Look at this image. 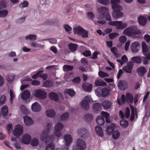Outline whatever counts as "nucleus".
Listing matches in <instances>:
<instances>
[{"label": "nucleus", "mask_w": 150, "mask_h": 150, "mask_svg": "<svg viewBox=\"0 0 150 150\" xmlns=\"http://www.w3.org/2000/svg\"><path fill=\"white\" fill-rule=\"evenodd\" d=\"M39 144V141L38 138H34L31 141V144L33 146H37Z\"/></svg>", "instance_id": "obj_51"}, {"label": "nucleus", "mask_w": 150, "mask_h": 150, "mask_svg": "<svg viewBox=\"0 0 150 150\" xmlns=\"http://www.w3.org/2000/svg\"><path fill=\"white\" fill-rule=\"evenodd\" d=\"M138 21L139 24L142 26L144 25L147 21V18L144 16H140L138 17Z\"/></svg>", "instance_id": "obj_20"}, {"label": "nucleus", "mask_w": 150, "mask_h": 150, "mask_svg": "<svg viewBox=\"0 0 150 150\" xmlns=\"http://www.w3.org/2000/svg\"><path fill=\"white\" fill-rule=\"evenodd\" d=\"M105 16L106 20L110 21L108 23L110 25L114 26L117 29L122 30L125 28L127 27L128 24L127 23L122 21H111V17L109 15V11L107 14H105Z\"/></svg>", "instance_id": "obj_3"}, {"label": "nucleus", "mask_w": 150, "mask_h": 150, "mask_svg": "<svg viewBox=\"0 0 150 150\" xmlns=\"http://www.w3.org/2000/svg\"><path fill=\"white\" fill-rule=\"evenodd\" d=\"M31 109L32 111L35 112H38L41 111V106L38 103L35 102L31 105Z\"/></svg>", "instance_id": "obj_15"}, {"label": "nucleus", "mask_w": 150, "mask_h": 150, "mask_svg": "<svg viewBox=\"0 0 150 150\" xmlns=\"http://www.w3.org/2000/svg\"><path fill=\"white\" fill-rule=\"evenodd\" d=\"M50 134V132L46 131V130H43L40 134V139L46 143L53 142L55 137L53 135H49Z\"/></svg>", "instance_id": "obj_5"}, {"label": "nucleus", "mask_w": 150, "mask_h": 150, "mask_svg": "<svg viewBox=\"0 0 150 150\" xmlns=\"http://www.w3.org/2000/svg\"><path fill=\"white\" fill-rule=\"evenodd\" d=\"M130 110L128 108H126L125 112V114L122 111H120L119 113V116L121 118H123L124 117L128 118L129 116Z\"/></svg>", "instance_id": "obj_21"}, {"label": "nucleus", "mask_w": 150, "mask_h": 150, "mask_svg": "<svg viewBox=\"0 0 150 150\" xmlns=\"http://www.w3.org/2000/svg\"><path fill=\"white\" fill-rule=\"evenodd\" d=\"M96 121L97 124L100 125H103L105 123V120L103 117L99 116L96 118Z\"/></svg>", "instance_id": "obj_34"}, {"label": "nucleus", "mask_w": 150, "mask_h": 150, "mask_svg": "<svg viewBox=\"0 0 150 150\" xmlns=\"http://www.w3.org/2000/svg\"><path fill=\"white\" fill-rule=\"evenodd\" d=\"M98 12L100 15L97 16L98 20H102L105 17V14L108 13L109 10L108 8L105 6H101L98 8L97 9Z\"/></svg>", "instance_id": "obj_9"}, {"label": "nucleus", "mask_w": 150, "mask_h": 150, "mask_svg": "<svg viewBox=\"0 0 150 150\" xmlns=\"http://www.w3.org/2000/svg\"><path fill=\"white\" fill-rule=\"evenodd\" d=\"M53 85L52 82L51 81L47 80L44 82L43 84V86L45 87H50Z\"/></svg>", "instance_id": "obj_45"}, {"label": "nucleus", "mask_w": 150, "mask_h": 150, "mask_svg": "<svg viewBox=\"0 0 150 150\" xmlns=\"http://www.w3.org/2000/svg\"><path fill=\"white\" fill-rule=\"evenodd\" d=\"M95 92L97 96L103 97H108L110 93V90L106 87L104 88L101 89L100 88L98 87L95 90Z\"/></svg>", "instance_id": "obj_6"}, {"label": "nucleus", "mask_w": 150, "mask_h": 150, "mask_svg": "<svg viewBox=\"0 0 150 150\" xmlns=\"http://www.w3.org/2000/svg\"><path fill=\"white\" fill-rule=\"evenodd\" d=\"M31 140V136L28 134H25L22 137L21 142L23 144H28L30 143Z\"/></svg>", "instance_id": "obj_16"}, {"label": "nucleus", "mask_w": 150, "mask_h": 150, "mask_svg": "<svg viewBox=\"0 0 150 150\" xmlns=\"http://www.w3.org/2000/svg\"><path fill=\"white\" fill-rule=\"evenodd\" d=\"M117 85L119 88L122 90L125 89L127 87V83L124 81H120Z\"/></svg>", "instance_id": "obj_28"}, {"label": "nucleus", "mask_w": 150, "mask_h": 150, "mask_svg": "<svg viewBox=\"0 0 150 150\" xmlns=\"http://www.w3.org/2000/svg\"><path fill=\"white\" fill-rule=\"evenodd\" d=\"M95 130L96 133L100 137L103 136V131L102 127L97 126L95 127Z\"/></svg>", "instance_id": "obj_33"}, {"label": "nucleus", "mask_w": 150, "mask_h": 150, "mask_svg": "<svg viewBox=\"0 0 150 150\" xmlns=\"http://www.w3.org/2000/svg\"><path fill=\"white\" fill-rule=\"evenodd\" d=\"M23 127L20 125L15 126L13 131V133L14 136L16 137L20 136L23 133Z\"/></svg>", "instance_id": "obj_11"}, {"label": "nucleus", "mask_w": 150, "mask_h": 150, "mask_svg": "<svg viewBox=\"0 0 150 150\" xmlns=\"http://www.w3.org/2000/svg\"><path fill=\"white\" fill-rule=\"evenodd\" d=\"M28 2L27 1H25L20 4L19 7L21 8H23L28 7Z\"/></svg>", "instance_id": "obj_61"}, {"label": "nucleus", "mask_w": 150, "mask_h": 150, "mask_svg": "<svg viewBox=\"0 0 150 150\" xmlns=\"http://www.w3.org/2000/svg\"><path fill=\"white\" fill-rule=\"evenodd\" d=\"M83 89L86 91H91L93 87V85L88 83H85L82 85Z\"/></svg>", "instance_id": "obj_23"}, {"label": "nucleus", "mask_w": 150, "mask_h": 150, "mask_svg": "<svg viewBox=\"0 0 150 150\" xmlns=\"http://www.w3.org/2000/svg\"><path fill=\"white\" fill-rule=\"evenodd\" d=\"M8 108L6 106H4L1 109V114L3 116H5L8 113Z\"/></svg>", "instance_id": "obj_36"}, {"label": "nucleus", "mask_w": 150, "mask_h": 150, "mask_svg": "<svg viewBox=\"0 0 150 150\" xmlns=\"http://www.w3.org/2000/svg\"><path fill=\"white\" fill-rule=\"evenodd\" d=\"M86 144L85 141L81 138L76 140V144L73 147V150H84L86 149Z\"/></svg>", "instance_id": "obj_7"}, {"label": "nucleus", "mask_w": 150, "mask_h": 150, "mask_svg": "<svg viewBox=\"0 0 150 150\" xmlns=\"http://www.w3.org/2000/svg\"><path fill=\"white\" fill-rule=\"evenodd\" d=\"M46 114L47 116L52 118L55 116L56 112L53 109H48L46 110Z\"/></svg>", "instance_id": "obj_26"}, {"label": "nucleus", "mask_w": 150, "mask_h": 150, "mask_svg": "<svg viewBox=\"0 0 150 150\" xmlns=\"http://www.w3.org/2000/svg\"><path fill=\"white\" fill-rule=\"evenodd\" d=\"M112 103L107 100L103 101L102 103V106L105 109H108L110 108L112 105Z\"/></svg>", "instance_id": "obj_25"}, {"label": "nucleus", "mask_w": 150, "mask_h": 150, "mask_svg": "<svg viewBox=\"0 0 150 150\" xmlns=\"http://www.w3.org/2000/svg\"><path fill=\"white\" fill-rule=\"evenodd\" d=\"M96 86H105L107 85L106 83L104 81L100 80H97L95 82Z\"/></svg>", "instance_id": "obj_42"}, {"label": "nucleus", "mask_w": 150, "mask_h": 150, "mask_svg": "<svg viewBox=\"0 0 150 150\" xmlns=\"http://www.w3.org/2000/svg\"><path fill=\"white\" fill-rule=\"evenodd\" d=\"M98 76L101 78H105L109 76L108 74L101 71H100L98 72Z\"/></svg>", "instance_id": "obj_53"}, {"label": "nucleus", "mask_w": 150, "mask_h": 150, "mask_svg": "<svg viewBox=\"0 0 150 150\" xmlns=\"http://www.w3.org/2000/svg\"><path fill=\"white\" fill-rule=\"evenodd\" d=\"M83 28L80 26L75 27L73 28L74 34L79 36L82 31Z\"/></svg>", "instance_id": "obj_27"}, {"label": "nucleus", "mask_w": 150, "mask_h": 150, "mask_svg": "<svg viewBox=\"0 0 150 150\" xmlns=\"http://www.w3.org/2000/svg\"><path fill=\"white\" fill-rule=\"evenodd\" d=\"M130 108L131 109L132 114L130 117V119L131 121H133L134 119V116L135 113H136V109L132 106H130Z\"/></svg>", "instance_id": "obj_40"}, {"label": "nucleus", "mask_w": 150, "mask_h": 150, "mask_svg": "<svg viewBox=\"0 0 150 150\" xmlns=\"http://www.w3.org/2000/svg\"><path fill=\"white\" fill-rule=\"evenodd\" d=\"M62 135V132L60 130H55V132L54 133V135L57 137L58 138L60 137Z\"/></svg>", "instance_id": "obj_64"}, {"label": "nucleus", "mask_w": 150, "mask_h": 150, "mask_svg": "<svg viewBox=\"0 0 150 150\" xmlns=\"http://www.w3.org/2000/svg\"><path fill=\"white\" fill-rule=\"evenodd\" d=\"M83 100L88 102L89 104L90 103H92L93 102V99L91 96L89 95L85 96L84 97V99Z\"/></svg>", "instance_id": "obj_56"}, {"label": "nucleus", "mask_w": 150, "mask_h": 150, "mask_svg": "<svg viewBox=\"0 0 150 150\" xmlns=\"http://www.w3.org/2000/svg\"><path fill=\"white\" fill-rule=\"evenodd\" d=\"M64 141L65 144L67 146H69L72 142V138L71 135L69 134H66L64 136Z\"/></svg>", "instance_id": "obj_14"}, {"label": "nucleus", "mask_w": 150, "mask_h": 150, "mask_svg": "<svg viewBox=\"0 0 150 150\" xmlns=\"http://www.w3.org/2000/svg\"><path fill=\"white\" fill-rule=\"evenodd\" d=\"M64 127V125L61 122L57 123L54 127V130H60L62 129Z\"/></svg>", "instance_id": "obj_38"}, {"label": "nucleus", "mask_w": 150, "mask_h": 150, "mask_svg": "<svg viewBox=\"0 0 150 150\" xmlns=\"http://www.w3.org/2000/svg\"><path fill=\"white\" fill-rule=\"evenodd\" d=\"M21 94L22 99L24 100H25L29 98L30 95V92L28 90L23 91L21 93Z\"/></svg>", "instance_id": "obj_18"}, {"label": "nucleus", "mask_w": 150, "mask_h": 150, "mask_svg": "<svg viewBox=\"0 0 150 150\" xmlns=\"http://www.w3.org/2000/svg\"><path fill=\"white\" fill-rule=\"evenodd\" d=\"M76 132L79 136L83 139L87 138L89 136V133L88 130L84 127L78 129Z\"/></svg>", "instance_id": "obj_10"}, {"label": "nucleus", "mask_w": 150, "mask_h": 150, "mask_svg": "<svg viewBox=\"0 0 150 150\" xmlns=\"http://www.w3.org/2000/svg\"><path fill=\"white\" fill-rule=\"evenodd\" d=\"M81 108L85 110H88L90 108L89 104L84 100H82L80 103Z\"/></svg>", "instance_id": "obj_22"}, {"label": "nucleus", "mask_w": 150, "mask_h": 150, "mask_svg": "<svg viewBox=\"0 0 150 150\" xmlns=\"http://www.w3.org/2000/svg\"><path fill=\"white\" fill-rule=\"evenodd\" d=\"M25 40L35 41L37 39V36L35 34H29L25 37Z\"/></svg>", "instance_id": "obj_32"}, {"label": "nucleus", "mask_w": 150, "mask_h": 150, "mask_svg": "<svg viewBox=\"0 0 150 150\" xmlns=\"http://www.w3.org/2000/svg\"><path fill=\"white\" fill-rule=\"evenodd\" d=\"M97 1L98 3L104 5H108L110 3L109 0H97Z\"/></svg>", "instance_id": "obj_62"}, {"label": "nucleus", "mask_w": 150, "mask_h": 150, "mask_svg": "<svg viewBox=\"0 0 150 150\" xmlns=\"http://www.w3.org/2000/svg\"><path fill=\"white\" fill-rule=\"evenodd\" d=\"M120 124L122 127L124 128L126 127L128 125V121L124 119H122L120 121Z\"/></svg>", "instance_id": "obj_52"}, {"label": "nucleus", "mask_w": 150, "mask_h": 150, "mask_svg": "<svg viewBox=\"0 0 150 150\" xmlns=\"http://www.w3.org/2000/svg\"><path fill=\"white\" fill-rule=\"evenodd\" d=\"M10 94V102L11 103H13L14 98L15 97V95L14 91L11 89H10L9 91Z\"/></svg>", "instance_id": "obj_46"}, {"label": "nucleus", "mask_w": 150, "mask_h": 150, "mask_svg": "<svg viewBox=\"0 0 150 150\" xmlns=\"http://www.w3.org/2000/svg\"><path fill=\"white\" fill-rule=\"evenodd\" d=\"M24 121L25 125L28 126H30L33 123V121L32 118L28 116L24 117Z\"/></svg>", "instance_id": "obj_24"}, {"label": "nucleus", "mask_w": 150, "mask_h": 150, "mask_svg": "<svg viewBox=\"0 0 150 150\" xmlns=\"http://www.w3.org/2000/svg\"><path fill=\"white\" fill-rule=\"evenodd\" d=\"M8 12L7 10H3L0 11V17H4L8 14Z\"/></svg>", "instance_id": "obj_55"}, {"label": "nucleus", "mask_w": 150, "mask_h": 150, "mask_svg": "<svg viewBox=\"0 0 150 150\" xmlns=\"http://www.w3.org/2000/svg\"><path fill=\"white\" fill-rule=\"evenodd\" d=\"M119 34L117 33H112L109 35V37L111 39H113L118 36Z\"/></svg>", "instance_id": "obj_60"}, {"label": "nucleus", "mask_w": 150, "mask_h": 150, "mask_svg": "<svg viewBox=\"0 0 150 150\" xmlns=\"http://www.w3.org/2000/svg\"><path fill=\"white\" fill-rule=\"evenodd\" d=\"M111 50L116 57H118L120 56V55L118 53L117 49L116 47H112L111 48Z\"/></svg>", "instance_id": "obj_49"}, {"label": "nucleus", "mask_w": 150, "mask_h": 150, "mask_svg": "<svg viewBox=\"0 0 150 150\" xmlns=\"http://www.w3.org/2000/svg\"><path fill=\"white\" fill-rule=\"evenodd\" d=\"M14 75L12 74H8L6 77V80L8 82L12 81L14 79Z\"/></svg>", "instance_id": "obj_48"}, {"label": "nucleus", "mask_w": 150, "mask_h": 150, "mask_svg": "<svg viewBox=\"0 0 150 150\" xmlns=\"http://www.w3.org/2000/svg\"><path fill=\"white\" fill-rule=\"evenodd\" d=\"M33 96L40 99H43L47 96V93L42 89H37L34 90L32 93Z\"/></svg>", "instance_id": "obj_8"}, {"label": "nucleus", "mask_w": 150, "mask_h": 150, "mask_svg": "<svg viewBox=\"0 0 150 150\" xmlns=\"http://www.w3.org/2000/svg\"><path fill=\"white\" fill-rule=\"evenodd\" d=\"M121 98L123 103L125 101L129 103H131L133 102V98L132 94L130 93H127L126 94V98L124 94H122Z\"/></svg>", "instance_id": "obj_12"}, {"label": "nucleus", "mask_w": 150, "mask_h": 150, "mask_svg": "<svg viewBox=\"0 0 150 150\" xmlns=\"http://www.w3.org/2000/svg\"><path fill=\"white\" fill-rule=\"evenodd\" d=\"M30 45L32 47L38 49L42 48L44 47V45H42L36 42H32L30 43Z\"/></svg>", "instance_id": "obj_30"}, {"label": "nucleus", "mask_w": 150, "mask_h": 150, "mask_svg": "<svg viewBox=\"0 0 150 150\" xmlns=\"http://www.w3.org/2000/svg\"><path fill=\"white\" fill-rule=\"evenodd\" d=\"M134 65L133 63L132 62H129L127 63V66L123 68V69L126 72L130 73L132 72V69Z\"/></svg>", "instance_id": "obj_17"}, {"label": "nucleus", "mask_w": 150, "mask_h": 150, "mask_svg": "<svg viewBox=\"0 0 150 150\" xmlns=\"http://www.w3.org/2000/svg\"><path fill=\"white\" fill-rule=\"evenodd\" d=\"M141 31L137 27L132 26L126 28L123 31V34L132 36L140 34Z\"/></svg>", "instance_id": "obj_4"}, {"label": "nucleus", "mask_w": 150, "mask_h": 150, "mask_svg": "<svg viewBox=\"0 0 150 150\" xmlns=\"http://www.w3.org/2000/svg\"><path fill=\"white\" fill-rule=\"evenodd\" d=\"M64 27L65 30L67 33H71V31L72 29L70 26L66 24L64 25Z\"/></svg>", "instance_id": "obj_63"}, {"label": "nucleus", "mask_w": 150, "mask_h": 150, "mask_svg": "<svg viewBox=\"0 0 150 150\" xmlns=\"http://www.w3.org/2000/svg\"><path fill=\"white\" fill-rule=\"evenodd\" d=\"M20 109L21 111L24 114H26L28 112V108L24 105H21L20 106Z\"/></svg>", "instance_id": "obj_59"}, {"label": "nucleus", "mask_w": 150, "mask_h": 150, "mask_svg": "<svg viewBox=\"0 0 150 150\" xmlns=\"http://www.w3.org/2000/svg\"><path fill=\"white\" fill-rule=\"evenodd\" d=\"M55 145L54 143H51L48 144L45 148V150H54Z\"/></svg>", "instance_id": "obj_43"}, {"label": "nucleus", "mask_w": 150, "mask_h": 150, "mask_svg": "<svg viewBox=\"0 0 150 150\" xmlns=\"http://www.w3.org/2000/svg\"><path fill=\"white\" fill-rule=\"evenodd\" d=\"M146 72V70L145 67H139L137 70V73L139 75L143 76Z\"/></svg>", "instance_id": "obj_31"}, {"label": "nucleus", "mask_w": 150, "mask_h": 150, "mask_svg": "<svg viewBox=\"0 0 150 150\" xmlns=\"http://www.w3.org/2000/svg\"><path fill=\"white\" fill-rule=\"evenodd\" d=\"M63 69L64 71H69L73 69V67L72 66L65 65L64 66Z\"/></svg>", "instance_id": "obj_54"}, {"label": "nucleus", "mask_w": 150, "mask_h": 150, "mask_svg": "<svg viewBox=\"0 0 150 150\" xmlns=\"http://www.w3.org/2000/svg\"><path fill=\"white\" fill-rule=\"evenodd\" d=\"M49 98L52 100L57 101L58 99V96L57 94L54 92H50L48 94Z\"/></svg>", "instance_id": "obj_29"}, {"label": "nucleus", "mask_w": 150, "mask_h": 150, "mask_svg": "<svg viewBox=\"0 0 150 150\" xmlns=\"http://www.w3.org/2000/svg\"><path fill=\"white\" fill-rule=\"evenodd\" d=\"M84 118L87 121H90L93 119V116L91 114L87 113L85 115Z\"/></svg>", "instance_id": "obj_41"}, {"label": "nucleus", "mask_w": 150, "mask_h": 150, "mask_svg": "<svg viewBox=\"0 0 150 150\" xmlns=\"http://www.w3.org/2000/svg\"><path fill=\"white\" fill-rule=\"evenodd\" d=\"M6 129L8 134H11L13 130V126L12 124H9L7 125L6 127Z\"/></svg>", "instance_id": "obj_58"}, {"label": "nucleus", "mask_w": 150, "mask_h": 150, "mask_svg": "<svg viewBox=\"0 0 150 150\" xmlns=\"http://www.w3.org/2000/svg\"><path fill=\"white\" fill-rule=\"evenodd\" d=\"M120 1V0H111L112 8L114 11L112 12V16L113 18L115 19L122 17L123 15V13L121 11L123 9V8L119 4Z\"/></svg>", "instance_id": "obj_2"}, {"label": "nucleus", "mask_w": 150, "mask_h": 150, "mask_svg": "<svg viewBox=\"0 0 150 150\" xmlns=\"http://www.w3.org/2000/svg\"><path fill=\"white\" fill-rule=\"evenodd\" d=\"M46 129L44 130H46V131L50 132V130L53 128V125L51 122L50 121H47L45 125Z\"/></svg>", "instance_id": "obj_35"}, {"label": "nucleus", "mask_w": 150, "mask_h": 150, "mask_svg": "<svg viewBox=\"0 0 150 150\" xmlns=\"http://www.w3.org/2000/svg\"><path fill=\"white\" fill-rule=\"evenodd\" d=\"M69 116V113L68 112H66L62 114L61 116V119L62 121H64L68 119Z\"/></svg>", "instance_id": "obj_47"}, {"label": "nucleus", "mask_w": 150, "mask_h": 150, "mask_svg": "<svg viewBox=\"0 0 150 150\" xmlns=\"http://www.w3.org/2000/svg\"><path fill=\"white\" fill-rule=\"evenodd\" d=\"M79 36L83 38H87L88 37V32L83 28Z\"/></svg>", "instance_id": "obj_39"}, {"label": "nucleus", "mask_w": 150, "mask_h": 150, "mask_svg": "<svg viewBox=\"0 0 150 150\" xmlns=\"http://www.w3.org/2000/svg\"><path fill=\"white\" fill-rule=\"evenodd\" d=\"M93 108L94 110L97 112L101 109V105L98 103H95L93 105Z\"/></svg>", "instance_id": "obj_37"}, {"label": "nucleus", "mask_w": 150, "mask_h": 150, "mask_svg": "<svg viewBox=\"0 0 150 150\" xmlns=\"http://www.w3.org/2000/svg\"><path fill=\"white\" fill-rule=\"evenodd\" d=\"M68 46L69 49L72 52L75 51L77 47V45L75 44H70L68 45Z\"/></svg>", "instance_id": "obj_50"}, {"label": "nucleus", "mask_w": 150, "mask_h": 150, "mask_svg": "<svg viewBox=\"0 0 150 150\" xmlns=\"http://www.w3.org/2000/svg\"><path fill=\"white\" fill-rule=\"evenodd\" d=\"M115 128V125L114 123H111L110 126L107 127L105 130L106 133L108 135H111Z\"/></svg>", "instance_id": "obj_19"}, {"label": "nucleus", "mask_w": 150, "mask_h": 150, "mask_svg": "<svg viewBox=\"0 0 150 150\" xmlns=\"http://www.w3.org/2000/svg\"><path fill=\"white\" fill-rule=\"evenodd\" d=\"M64 93L68 94L70 96H73L75 94V92L74 91L71 89H67L65 90Z\"/></svg>", "instance_id": "obj_44"}, {"label": "nucleus", "mask_w": 150, "mask_h": 150, "mask_svg": "<svg viewBox=\"0 0 150 150\" xmlns=\"http://www.w3.org/2000/svg\"><path fill=\"white\" fill-rule=\"evenodd\" d=\"M142 47L143 53L145 57H143L142 58L139 56L134 57L132 58V60L134 62L140 63L142 59L143 64L146 65L150 60V53L149 51V48L145 42H142Z\"/></svg>", "instance_id": "obj_1"}, {"label": "nucleus", "mask_w": 150, "mask_h": 150, "mask_svg": "<svg viewBox=\"0 0 150 150\" xmlns=\"http://www.w3.org/2000/svg\"><path fill=\"white\" fill-rule=\"evenodd\" d=\"M120 136V133L117 130H115L113 132L112 134V138L114 139H118Z\"/></svg>", "instance_id": "obj_57"}, {"label": "nucleus", "mask_w": 150, "mask_h": 150, "mask_svg": "<svg viewBox=\"0 0 150 150\" xmlns=\"http://www.w3.org/2000/svg\"><path fill=\"white\" fill-rule=\"evenodd\" d=\"M140 48V43L137 41L133 42L131 44L130 49L133 53H136L138 52Z\"/></svg>", "instance_id": "obj_13"}]
</instances>
